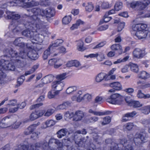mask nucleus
I'll return each instance as SVG.
<instances>
[{
  "label": "nucleus",
  "mask_w": 150,
  "mask_h": 150,
  "mask_svg": "<svg viewBox=\"0 0 150 150\" xmlns=\"http://www.w3.org/2000/svg\"><path fill=\"white\" fill-rule=\"evenodd\" d=\"M44 9L36 7L31 9V11L34 15L30 16H27L29 17L31 21H26L23 23L26 29L22 32V35L32 40H34L39 42L42 41V38L40 37L42 36V34L39 33V31L42 30L43 23L38 18V16L42 15V11Z\"/></svg>",
  "instance_id": "obj_1"
},
{
  "label": "nucleus",
  "mask_w": 150,
  "mask_h": 150,
  "mask_svg": "<svg viewBox=\"0 0 150 150\" xmlns=\"http://www.w3.org/2000/svg\"><path fill=\"white\" fill-rule=\"evenodd\" d=\"M41 36L40 37L43 38ZM31 40V42L26 44V48L24 51H21L18 54L16 51H14L11 48L6 49L4 51V52L5 54V56L8 57L11 59V62L13 63L16 67H19L23 66L24 64V60L28 57L30 59L36 60L38 57L39 55L37 51L33 48V46L31 45L34 44L35 43L39 42L34 40ZM43 42H39L41 43Z\"/></svg>",
  "instance_id": "obj_2"
},
{
  "label": "nucleus",
  "mask_w": 150,
  "mask_h": 150,
  "mask_svg": "<svg viewBox=\"0 0 150 150\" xmlns=\"http://www.w3.org/2000/svg\"><path fill=\"white\" fill-rule=\"evenodd\" d=\"M55 144L58 146L56 149H52L51 150H62L63 149V145L62 143L59 140L54 138H51L49 140L48 145L49 146L52 144ZM40 146V144L38 143H36L34 146L29 144L27 145L20 144L18 146L17 148L15 150H40L39 148Z\"/></svg>",
  "instance_id": "obj_3"
},
{
  "label": "nucleus",
  "mask_w": 150,
  "mask_h": 150,
  "mask_svg": "<svg viewBox=\"0 0 150 150\" xmlns=\"http://www.w3.org/2000/svg\"><path fill=\"white\" fill-rule=\"evenodd\" d=\"M10 61L1 59L0 60V71H3L6 70L15 71V66L13 62H11V59ZM4 77V74L3 72H0V83Z\"/></svg>",
  "instance_id": "obj_4"
},
{
  "label": "nucleus",
  "mask_w": 150,
  "mask_h": 150,
  "mask_svg": "<svg viewBox=\"0 0 150 150\" xmlns=\"http://www.w3.org/2000/svg\"><path fill=\"white\" fill-rule=\"evenodd\" d=\"M133 140L136 145H140L147 141V137L143 132H137L135 134Z\"/></svg>",
  "instance_id": "obj_5"
},
{
  "label": "nucleus",
  "mask_w": 150,
  "mask_h": 150,
  "mask_svg": "<svg viewBox=\"0 0 150 150\" xmlns=\"http://www.w3.org/2000/svg\"><path fill=\"white\" fill-rule=\"evenodd\" d=\"M39 67V65L38 64L33 65L30 69L25 71L24 75H22L18 78L17 80V84L15 85V87H18L23 83L25 80V76H26L33 73Z\"/></svg>",
  "instance_id": "obj_6"
},
{
  "label": "nucleus",
  "mask_w": 150,
  "mask_h": 150,
  "mask_svg": "<svg viewBox=\"0 0 150 150\" xmlns=\"http://www.w3.org/2000/svg\"><path fill=\"white\" fill-rule=\"evenodd\" d=\"M106 100L112 104L120 105L122 103V96L118 93L112 94Z\"/></svg>",
  "instance_id": "obj_7"
},
{
  "label": "nucleus",
  "mask_w": 150,
  "mask_h": 150,
  "mask_svg": "<svg viewBox=\"0 0 150 150\" xmlns=\"http://www.w3.org/2000/svg\"><path fill=\"white\" fill-rule=\"evenodd\" d=\"M63 42L62 40L58 39L55 40L54 43L51 44L48 48L44 51L42 56L43 59L44 60L47 59L48 56L50 55L51 49H54V47L60 45Z\"/></svg>",
  "instance_id": "obj_8"
},
{
  "label": "nucleus",
  "mask_w": 150,
  "mask_h": 150,
  "mask_svg": "<svg viewBox=\"0 0 150 150\" xmlns=\"http://www.w3.org/2000/svg\"><path fill=\"white\" fill-rule=\"evenodd\" d=\"M65 142H68V144H69L66 145L67 148V150H81L77 147H76V148L72 146L70 147L71 144L70 138H67V139H65ZM100 148H97L96 145L93 143H90L88 145L86 150H100Z\"/></svg>",
  "instance_id": "obj_9"
},
{
  "label": "nucleus",
  "mask_w": 150,
  "mask_h": 150,
  "mask_svg": "<svg viewBox=\"0 0 150 150\" xmlns=\"http://www.w3.org/2000/svg\"><path fill=\"white\" fill-rule=\"evenodd\" d=\"M37 125L34 124L30 126L24 131V134L25 135H28L32 134L31 138L33 140H36L39 138L38 135L40 134V132H34L36 129Z\"/></svg>",
  "instance_id": "obj_10"
},
{
  "label": "nucleus",
  "mask_w": 150,
  "mask_h": 150,
  "mask_svg": "<svg viewBox=\"0 0 150 150\" xmlns=\"http://www.w3.org/2000/svg\"><path fill=\"white\" fill-rule=\"evenodd\" d=\"M45 111V110H35L30 115L29 118L30 120L33 121L37 118L42 116L44 114Z\"/></svg>",
  "instance_id": "obj_11"
},
{
  "label": "nucleus",
  "mask_w": 150,
  "mask_h": 150,
  "mask_svg": "<svg viewBox=\"0 0 150 150\" xmlns=\"http://www.w3.org/2000/svg\"><path fill=\"white\" fill-rule=\"evenodd\" d=\"M109 86L112 89H110L109 90L110 92H113L115 91H118L121 90L122 89V86L120 83L118 82H115L110 83Z\"/></svg>",
  "instance_id": "obj_12"
},
{
  "label": "nucleus",
  "mask_w": 150,
  "mask_h": 150,
  "mask_svg": "<svg viewBox=\"0 0 150 150\" xmlns=\"http://www.w3.org/2000/svg\"><path fill=\"white\" fill-rule=\"evenodd\" d=\"M45 96L44 95L40 96L36 101L38 103L31 105L30 108V109L33 110L42 106L43 105L42 102L45 100Z\"/></svg>",
  "instance_id": "obj_13"
},
{
  "label": "nucleus",
  "mask_w": 150,
  "mask_h": 150,
  "mask_svg": "<svg viewBox=\"0 0 150 150\" xmlns=\"http://www.w3.org/2000/svg\"><path fill=\"white\" fill-rule=\"evenodd\" d=\"M144 2H145V3L139 1H137L131 2L129 4L130 7L132 8H134L138 6L141 9L143 10L146 8V6L148 5L146 4V1Z\"/></svg>",
  "instance_id": "obj_14"
},
{
  "label": "nucleus",
  "mask_w": 150,
  "mask_h": 150,
  "mask_svg": "<svg viewBox=\"0 0 150 150\" xmlns=\"http://www.w3.org/2000/svg\"><path fill=\"white\" fill-rule=\"evenodd\" d=\"M144 51L138 48L135 49L133 52V55L134 58L140 59L144 56Z\"/></svg>",
  "instance_id": "obj_15"
},
{
  "label": "nucleus",
  "mask_w": 150,
  "mask_h": 150,
  "mask_svg": "<svg viewBox=\"0 0 150 150\" xmlns=\"http://www.w3.org/2000/svg\"><path fill=\"white\" fill-rule=\"evenodd\" d=\"M147 25L144 23H138L134 24L132 26V30L133 31L137 30L145 31L147 30L146 29L147 28Z\"/></svg>",
  "instance_id": "obj_16"
},
{
  "label": "nucleus",
  "mask_w": 150,
  "mask_h": 150,
  "mask_svg": "<svg viewBox=\"0 0 150 150\" xmlns=\"http://www.w3.org/2000/svg\"><path fill=\"white\" fill-rule=\"evenodd\" d=\"M133 144V143L130 142L123 148H120L118 147V145L117 144L113 146L114 149L113 150H134Z\"/></svg>",
  "instance_id": "obj_17"
},
{
  "label": "nucleus",
  "mask_w": 150,
  "mask_h": 150,
  "mask_svg": "<svg viewBox=\"0 0 150 150\" xmlns=\"http://www.w3.org/2000/svg\"><path fill=\"white\" fill-rule=\"evenodd\" d=\"M135 32L134 37H136L139 39H141L146 38L148 35V30H137Z\"/></svg>",
  "instance_id": "obj_18"
},
{
  "label": "nucleus",
  "mask_w": 150,
  "mask_h": 150,
  "mask_svg": "<svg viewBox=\"0 0 150 150\" xmlns=\"http://www.w3.org/2000/svg\"><path fill=\"white\" fill-rule=\"evenodd\" d=\"M111 49L114 52H116L117 54H121L123 53V50L122 46L119 44H114L110 47Z\"/></svg>",
  "instance_id": "obj_19"
},
{
  "label": "nucleus",
  "mask_w": 150,
  "mask_h": 150,
  "mask_svg": "<svg viewBox=\"0 0 150 150\" xmlns=\"http://www.w3.org/2000/svg\"><path fill=\"white\" fill-rule=\"evenodd\" d=\"M21 38V37L18 38L16 39L13 42V44L16 46L19 47L21 50L20 51H24L26 48V44H25L23 42L21 41L20 39Z\"/></svg>",
  "instance_id": "obj_20"
},
{
  "label": "nucleus",
  "mask_w": 150,
  "mask_h": 150,
  "mask_svg": "<svg viewBox=\"0 0 150 150\" xmlns=\"http://www.w3.org/2000/svg\"><path fill=\"white\" fill-rule=\"evenodd\" d=\"M42 15L45 16L47 18H51L54 16L55 14V11L51 8H47L42 11Z\"/></svg>",
  "instance_id": "obj_21"
},
{
  "label": "nucleus",
  "mask_w": 150,
  "mask_h": 150,
  "mask_svg": "<svg viewBox=\"0 0 150 150\" xmlns=\"http://www.w3.org/2000/svg\"><path fill=\"white\" fill-rule=\"evenodd\" d=\"M84 116L83 112L81 110L76 111L75 114L74 113L73 120L75 121L81 120Z\"/></svg>",
  "instance_id": "obj_22"
},
{
  "label": "nucleus",
  "mask_w": 150,
  "mask_h": 150,
  "mask_svg": "<svg viewBox=\"0 0 150 150\" xmlns=\"http://www.w3.org/2000/svg\"><path fill=\"white\" fill-rule=\"evenodd\" d=\"M59 59L53 58L50 59L48 61V64L50 66H54L55 68H58L61 66L62 64L59 63Z\"/></svg>",
  "instance_id": "obj_23"
},
{
  "label": "nucleus",
  "mask_w": 150,
  "mask_h": 150,
  "mask_svg": "<svg viewBox=\"0 0 150 150\" xmlns=\"http://www.w3.org/2000/svg\"><path fill=\"white\" fill-rule=\"evenodd\" d=\"M136 114L137 112L135 111L127 113L123 115L122 121L123 122H125L129 121V118L133 117Z\"/></svg>",
  "instance_id": "obj_24"
},
{
  "label": "nucleus",
  "mask_w": 150,
  "mask_h": 150,
  "mask_svg": "<svg viewBox=\"0 0 150 150\" xmlns=\"http://www.w3.org/2000/svg\"><path fill=\"white\" fill-rule=\"evenodd\" d=\"M126 102L128 104V105L134 108H137L141 107L142 105L140 104L138 101L136 100H127L126 98L125 99Z\"/></svg>",
  "instance_id": "obj_25"
},
{
  "label": "nucleus",
  "mask_w": 150,
  "mask_h": 150,
  "mask_svg": "<svg viewBox=\"0 0 150 150\" xmlns=\"http://www.w3.org/2000/svg\"><path fill=\"white\" fill-rule=\"evenodd\" d=\"M6 14V18L8 19L17 20L19 19L21 17L20 15L18 14H14L13 12L9 11H7Z\"/></svg>",
  "instance_id": "obj_26"
},
{
  "label": "nucleus",
  "mask_w": 150,
  "mask_h": 150,
  "mask_svg": "<svg viewBox=\"0 0 150 150\" xmlns=\"http://www.w3.org/2000/svg\"><path fill=\"white\" fill-rule=\"evenodd\" d=\"M88 112L89 113L93 114L95 115L100 116L110 114H111V112L108 110L103 112L94 111L92 109H90L89 110Z\"/></svg>",
  "instance_id": "obj_27"
},
{
  "label": "nucleus",
  "mask_w": 150,
  "mask_h": 150,
  "mask_svg": "<svg viewBox=\"0 0 150 150\" xmlns=\"http://www.w3.org/2000/svg\"><path fill=\"white\" fill-rule=\"evenodd\" d=\"M83 138L78 137L77 135H74V140L75 141V143L79 147H82L83 146Z\"/></svg>",
  "instance_id": "obj_28"
},
{
  "label": "nucleus",
  "mask_w": 150,
  "mask_h": 150,
  "mask_svg": "<svg viewBox=\"0 0 150 150\" xmlns=\"http://www.w3.org/2000/svg\"><path fill=\"white\" fill-rule=\"evenodd\" d=\"M138 77L141 79L146 80L150 77V74L145 71H141L138 74Z\"/></svg>",
  "instance_id": "obj_29"
},
{
  "label": "nucleus",
  "mask_w": 150,
  "mask_h": 150,
  "mask_svg": "<svg viewBox=\"0 0 150 150\" xmlns=\"http://www.w3.org/2000/svg\"><path fill=\"white\" fill-rule=\"evenodd\" d=\"M76 42H77L76 48L79 51L83 52L86 50V47L83 46L84 43L82 40H79Z\"/></svg>",
  "instance_id": "obj_30"
},
{
  "label": "nucleus",
  "mask_w": 150,
  "mask_h": 150,
  "mask_svg": "<svg viewBox=\"0 0 150 150\" xmlns=\"http://www.w3.org/2000/svg\"><path fill=\"white\" fill-rule=\"evenodd\" d=\"M80 65V63L76 60L69 61L66 64L67 67H69L73 66L77 67Z\"/></svg>",
  "instance_id": "obj_31"
},
{
  "label": "nucleus",
  "mask_w": 150,
  "mask_h": 150,
  "mask_svg": "<svg viewBox=\"0 0 150 150\" xmlns=\"http://www.w3.org/2000/svg\"><path fill=\"white\" fill-rule=\"evenodd\" d=\"M61 82L58 81H55L52 82V89H54V90H56L59 92V91H61L62 90V87L60 89H59L57 87H61V85L60 84Z\"/></svg>",
  "instance_id": "obj_32"
},
{
  "label": "nucleus",
  "mask_w": 150,
  "mask_h": 150,
  "mask_svg": "<svg viewBox=\"0 0 150 150\" xmlns=\"http://www.w3.org/2000/svg\"><path fill=\"white\" fill-rule=\"evenodd\" d=\"M11 115H9L4 117L0 121V128H4L8 127L10 126V125H8L7 124L3 123V121H5L6 120L8 119H9Z\"/></svg>",
  "instance_id": "obj_33"
},
{
  "label": "nucleus",
  "mask_w": 150,
  "mask_h": 150,
  "mask_svg": "<svg viewBox=\"0 0 150 150\" xmlns=\"http://www.w3.org/2000/svg\"><path fill=\"white\" fill-rule=\"evenodd\" d=\"M131 71L135 73H137L139 71V68L138 65L135 64L130 62L129 64Z\"/></svg>",
  "instance_id": "obj_34"
},
{
  "label": "nucleus",
  "mask_w": 150,
  "mask_h": 150,
  "mask_svg": "<svg viewBox=\"0 0 150 150\" xmlns=\"http://www.w3.org/2000/svg\"><path fill=\"white\" fill-rule=\"evenodd\" d=\"M83 23L84 22L83 21H82L80 19H79L76 21L75 23L73 24L70 27V29L71 30H73L75 29H77L79 26L83 24Z\"/></svg>",
  "instance_id": "obj_35"
},
{
  "label": "nucleus",
  "mask_w": 150,
  "mask_h": 150,
  "mask_svg": "<svg viewBox=\"0 0 150 150\" xmlns=\"http://www.w3.org/2000/svg\"><path fill=\"white\" fill-rule=\"evenodd\" d=\"M67 132L66 129H61L57 132V137L59 138H61L66 135Z\"/></svg>",
  "instance_id": "obj_36"
},
{
  "label": "nucleus",
  "mask_w": 150,
  "mask_h": 150,
  "mask_svg": "<svg viewBox=\"0 0 150 150\" xmlns=\"http://www.w3.org/2000/svg\"><path fill=\"white\" fill-rule=\"evenodd\" d=\"M102 119L103 121L101 122V124L103 126L109 124L111 121V118L108 116L103 117Z\"/></svg>",
  "instance_id": "obj_37"
},
{
  "label": "nucleus",
  "mask_w": 150,
  "mask_h": 150,
  "mask_svg": "<svg viewBox=\"0 0 150 150\" xmlns=\"http://www.w3.org/2000/svg\"><path fill=\"white\" fill-rule=\"evenodd\" d=\"M120 144H117L115 143L114 146H116L117 144L118 145V147L120 148H123L127 145V140L125 139H120Z\"/></svg>",
  "instance_id": "obj_38"
},
{
  "label": "nucleus",
  "mask_w": 150,
  "mask_h": 150,
  "mask_svg": "<svg viewBox=\"0 0 150 150\" xmlns=\"http://www.w3.org/2000/svg\"><path fill=\"white\" fill-rule=\"evenodd\" d=\"M137 83L140 86V87L142 89L145 88H148L150 86V84L147 83L139 81L137 82Z\"/></svg>",
  "instance_id": "obj_39"
},
{
  "label": "nucleus",
  "mask_w": 150,
  "mask_h": 150,
  "mask_svg": "<svg viewBox=\"0 0 150 150\" xmlns=\"http://www.w3.org/2000/svg\"><path fill=\"white\" fill-rule=\"evenodd\" d=\"M122 2L120 1H116L114 6L115 9L117 11L121 10L122 7Z\"/></svg>",
  "instance_id": "obj_40"
},
{
  "label": "nucleus",
  "mask_w": 150,
  "mask_h": 150,
  "mask_svg": "<svg viewBox=\"0 0 150 150\" xmlns=\"http://www.w3.org/2000/svg\"><path fill=\"white\" fill-rule=\"evenodd\" d=\"M70 105L71 103L68 101H67L59 105L58 106V108L60 109L63 110L69 106H70Z\"/></svg>",
  "instance_id": "obj_41"
},
{
  "label": "nucleus",
  "mask_w": 150,
  "mask_h": 150,
  "mask_svg": "<svg viewBox=\"0 0 150 150\" xmlns=\"http://www.w3.org/2000/svg\"><path fill=\"white\" fill-rule=\"evenodd\" d=\"M133 123L128 122L124 126V129L125 130H131L134 126Z\"/></svg>",
  "instance_id": "obj_42"
},
{
  "label": "nucleus",
  "mask_w": 150,
  "mask_h": 150,
  "mask_svg": "<svg viewBox=\"0 0 150 150\" xmlns=\"http://www.w3.org/2000/svg\"><path fill=\"white\" fill-rule=\"evenodd\" d=\"M66 75L67 74L66 73H62L57 75L56 78L58 80V81H60V82H61L62 80L66 78Z\"/></svg>",
  "instance_id": "obj_43"
},
{
  "label": "nucleus",
  "mask_w": 150,
  "mask_h": 150,
  "mask_svg": "<svg viewBox=\"0 0 150 150\" xmlns=\"http://www.w3.org/2000/svg\"><path fill=\"white\" fill-rule=\"evenodd\" d=\"M71 20V17L70 16H66L62 19V23L64 24H69Z\"/></svg>",
  "instance_id": "obj_44"
},
{
  "label": "nucleus",
  "mask_w": 150,
  "mask_h": 150,
  "mask_svg": "<svg viewBox=\"0 0 150 150\" xmlns=\"http://www.w3.org/2000/svg\"><path fill=\"white\" fill-rule=\"evenodd\" d=\"M104 73H99L96 76V82H99L102 81L104 79Z\"/></svg>",
  "instance_id": "obj_45"
},
{
  "label": "nucleus",
  "mask_w": 150,
  "mask_h": 150,
  "mask_svg": "<svg viewBox=\"0 0 150 150\" xmlns=\"http://www.w3.org/2000/svg\"><path fill=\"white\" fill-rule=\"evenodd\" d=\"M55 123V122L52 120H47L45 122V124L46 125L45 127L52 126H54Z\"/></svg>",
  "instance_id": "obj_46"
},
{
  "label": "nucleus",
  "mask_w": 150,
  "mask_h": 150,
  "mask_svg": "<svg viewBox=\"0 0 150 150\" xmlns=\"http://www.w3.org/2000/svg\"><path fill=\"white\" fill-rule=\"evenodd\" d=\"M112 18L110 17H108V16H105V14L104 15L103 19L102 21H100L99 24H101L105 22V23H107L110 21Z\"/></svg>",
  "instance_id": "obj_47"
},
{
  "label": "nucleus",
  "mask_w": 150,
  "mask_h": 150,
  "mask_svg": "<svg viewBox=\"0 0 150 150\" xmlns=\"http://www.w3.org/2000/svg\"><path fill=\"white\" fill-rule=\"evenodd\" d=\"M93 8V5L92 3H88L85 6L86 10V11L91 12Z\"/></svg>",
  "instance_id": "obj_48"
},
{
  "label": "nucleus",
  "mask_w": 150,
  "mask_h": 150,
  "mask_svg": "<svg viewBox=\"0 0 150 150\" xmlns=\"http://www.w3.org/2000/svg\"><path fill=\"white\" fill-rule=\"evenodd\" d=\"M142 113L145 115H148L150 113L148 105L144 106L140 109Z\"/></svg>",
  "instance_id": "obj_49"
},
{
  "label": "nucleus",
  "mask_w": 150,
  "mask_h": 150,
  "mask_svg": "<svg viewBox=\"0 0 150 150\" xmlns=\"http://www.w3.org/2000/svg\"><path fill=\"white\" fill-rule=\"evenodd\" d=\"M76 87L75 86L69 87L66 90V93L67 94H70L72 92L76 91Z\"/></svg>",
  "instance_id": "obj_50"
},
{
  "label": "nucleus",
  "mask_w": 150,
  "mask_h": 150,
  "mask_svg": "<svg viewBox=\"0 0 150 150\" xmlns=\"http://www.w3.org/2000/svg\"><path fill=\"white\" fill-rule=\"evenodd\" d=\"M17 26H16L15 28L14 29L12 30V31H11V32L10 33H11L12 34L10 35L8 34L9 33H8L7 34L8 35V36L11 38H13L14 37V35L15 33H17L18 32L19 30L17 29Z\"/></svg>",
  "instance_id": "obj_51"
},
{
  "label": "nucleus",
  "mask_w": 150,
  "mask_h": 150,
  "mask_svg": "<svg viewBox=\"0 0 150 150\" xmlns=\"http://www.w3.org/2000/svg\"><path fill=\"white\" fill-rule=\"evenodd\" d=\"M59 92L57 91H54L52 93V91H50L48 93V97L50 99L54 98L56 95L58 94Z\"/></svg>",
  "instance_id": "obj_52"
},
{
  "label": "nucleus",
  "mask_w": 150,
  "mask_h": 150,
  "mask_svg": "<svg viewBox=\"0 0 150 150\" xmlns=\"http://www.w3.org/2000/svg\"><path fill=\"white\" fill-rule=\"evenodd\" d=\"M17 0H13L12 1L8 2L7 4L10 6H16L18 5V2H17Z\"/></svg>",
  "instance_id": "obj_53"
},
{
  "label": "nucleus",
  "mask_w": 150,
  "mask_h": 150,
  "mask_svg": "<svg viewBox=\"0 0 150 150\" xmlns=\"http://www.w3.org/2000/svg\"><path fill=\"white\" fill-rule=\"evenodd\" d=\"M96 59L98 61H101L105 59L104 54L102 53H98V56L97 57Z\"/></svg>",
  "instance_id": "obj_54"
},
{
  "label": "nucleus",
  "mask_w": 150,
  "mask_h": 150,
  "mask_svg": "<svg viewBox=\"0 0 150 150\" xmlns=\"http://www.w3.org/2000/svg\"><path fill=\"white\" fill-rule=\"evenodd\" d=\"M54 110L52 109H49L47 110L46 112L45 113V116L49 117L54 112Z\"/></svg>",
  "instance_id": "obj_55"
},
{
  "label": "nucleus",
  "mask_w": 150,
  "mask_h": 150,
  "mask_svg": "<svg viewBox=\"0 0 150 150\" xmlns=\"http://www.w3.org/2000/svg\"><path fill=\"white\" fill-rule=\"evenodd\" d=\"M125 23L120 22L119 23L117 26V30L118 32L121 31L124 28L125 26Z\"/></svg>",
  "instance_id": "obj_56"
},
{
  "label": "nucleus",
  "mask_w": 150,
  "mask_h": 150,
  "mask_svg": "<svg viewBox=\"0 0 150 150\" xmlns=\"http://www.w3.org/2000/svg\"><path fill=\"white\" fill-rule=\"evenodd\" d=\"M106 43L105 41H103L101 42L98 43V44L94 46L93 48V49H96L97 48H98L100 47H102Z\"/></svg>",
  "instance_id": "obj_57"
},
{
  "label": "nucleus",
  "mask_w": 150,
  "mask_h": 150,
  "mask_svg": "<svg viewBox=\"0 0 150 150\" xmlns=\"http://www.w3.org/2000/svg\"><path fill=\"white\" fill-rule=\"evenodd\" d=\"M92 98V96L91 95L88 93L85 94L82 98V99L87 100L88 101H90Z\"/></svg>",
  "instance_id": "obj_58"
},
{
  "label": "nucleus",
  "mask_w": 150,
  "mask_h": 150,
  "mask_svg": "<svg viewBox=\"0 0 150 150\" xmlns=\"http://www.w3.org/2000/svg\"><path fill=\"white\" fill-rule=\"evenodd\" d=\"M64 116L69 119H70L73 117L74 112L70 113L69 111L67 112L64 114Z\"/></svg>",
  "instance_id": "obj_59"
},
{
  "label": "nucleus",
  "mask_w": 150,
  "mask_h": 150,
  "mask_svg": "<svg viewBox=\"0 0 150 150\" xmlns=\"http://www.w3.org/2000/svg\"><path fill=\"white\" fill-rule=\"evenodd\" d=\"M103 99V98L101 96H98L96 98L95 101L96 103H101L102 102Z\"/></svg>",
  "instance_id": "obj_60"
},
{
  "label": "nucleus",
  "mask_w": 150,
  "mask_h": 150,
  "mask_svg": "<svg viewBox=\"0 0 150 150\" xmlns=\"http://www.w3.org/2000/svg\"><path fill=\"white\" fill-rule=\"evenodd\" d=\"M101 7L103 9H106L109 8V4L107 2H103L102 3L101 5Z\"/></svg>",
  "instance_id": "obj_61"
},
{
  "label": "nucleus",
  "mask_w": 150,
  "mask_h": 150,
  "mask_svg": "<svg viewBox=\"0 0 150 150\" xmlns=\"http://www.w3.org/2000/svg\"><path fill=\"white\" fill-rule=\"evenodd\" d=\"M108 25H103L100 26L98 28V29L100 31L108 29Z\"/></svg>",
  "instance_id": "obj_62"
},
{
  "label": "nucleus",
  "mask_w": 150,
  "mask_h": 150,
  "mask_svg": "<svg viewBox=\"0 0 150 150\" xmlns=\"http://www.w3.org/2000/svg\"><path fill=\"white\" fill-rule=\"evenodd\" d=\"M137 97L139 98H144V94L142 93L141 90H139L137 95Z\"/></svg>",
  "instance_id": "obj_63"
},
{
  "label": "nucleus",
  "mask_w": 150,
  "mask_h": 150,
  "mask_svg": "<svg viewBox=\"0 0 150 150\" xmlns=\"http://www.w3.org/2000/svg\"><path fill=\"white\" fill-rule=\"evenodd\" d=\"M58 49L60 53H65L66 52V49L63 46L59 47Z\"/></svg>",
  "instance_id": "obj_64"
}]
</instances>
